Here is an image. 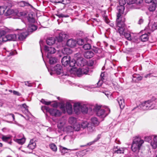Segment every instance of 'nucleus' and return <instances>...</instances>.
Listing matches in <instances>:
<instances>
[{"mask_svg": "<svg viewBox=\"0 0 157 157\" xmlns=\"http://www.w3.org/2000/svg\"><path fill=\"white\" fill-rule=\"evenodd\" d=\"M155 107V104L152 102V100H149L141 103L139 106L134 107L132 111L136 110L137 111H139V110H145L148 109H151Z\"/></svg>", "mask_w": 157, "mask_h": 157, "instance_id": "f257e3e1", "label": "nucleus"}, {"mask_svg": "<svg viewBox=\"0 0 157 157\" xmlns=\"http://www.w3.org/2000/svg\"><path fill=\"white\" fill-rule=\"evenodd\" d=\"M62 64L64 67H67L71 68L75 67L76 61L75 60H71L70 57L67 55L63 57L61 60Z\"/></svg>", "mask_w": 157, "mask_h": 157, "instance_id": "f03ea898", "label": "nucleus"}, {"mask_svg": "<svg viewBox=\"0 0 157 157\" xmlns=\"http://www.w3.org/2000/svg\"><path fill=\"white\" fill-rule=\"evenodd\" d=\"M144 142V140H140V138L139 137L135 138L133 139L132 145V150L134 152L139 151Z\"/></svg>", "mask_w": 157, "mask_h": 157, "instance_id": "7ed1b4c3", "label": "nucleus"}, {"mask_svg": "<svg viewBox=\"0 0 157 157\" xmlns=\"http://www.w3.org/2000/svg\"><path fill=\"white\" fill-rule=\"evenodd\" d=\"M41 109L44 113L46 111V112L49 113L51 115L55 117H59L61 113L59 110L56 109L50 108L45 106H42Z\"/></svg>", "mask_w": 157, "mask_h": 157, "instance_id": "20e7f679", "label": "nucleus"}, {"mask_svg": "<svg viewBox=\"0 0 157 157\" xmlns=\"http://www.w3.org/2000/svg\"><path fill=\"white\" fill-rule=\"evenodd\" d=\"M68 70L71 73L76 74L78 77H81L83 74L86 75L88 72V70L80 68L77 69L76 67H74L68 69Z\"/></svg>", "mask_w": 157, "mask_h": 157, "instance_id": "39448f33", "label": "nucleus"}, {"mask_svg": "<svg viewBox=\"0 0 157 157\" xmlns=\"http://www.w3.org/2000/svg\"><path fill=\"white\" fill-rule=\"evenodd\" d=\"M116 25L118 27L117 32L119 33L120 36H122L125 32H126V27L124 21H117Z\"/></svg>", "mask_w": 157, "mask_h": 157, "instance_id": "423d86ee", "label": "nucleus"}, {"mask_svg": "<svg viewBox=\"0 0 157 157\" xmlns=\"http://www.w3.org/2000/svg\"><path fill=\"white\" fill-rule=\"evenodd\" d=\"M93 111L96 113L97 116L101 118H105L108 115L105 113L104 109L101 108V106H100L96 105L93 108Z\"/></svg>", "mask_w": 157, "mask_h": 157, "instance_id": "0eeeda50", "label": "nucleus"}, {"mask_svg": "<svg viewBox=\"0 0 157 157\" xmlns=\"http://www.w3.org/2000/svg\"><path fill=\"white\" fill-rule=\"evenodd\" d=\"M44 50L46 53H47V56L48 58H49L51 55L55 53L56 51V49L54 47L46 45L44 47Z\"/></svg>", "mask_w": 157, "mask_h": 157, "instance_id": "6e6552de", "label": "nucleus"}, {"mask_svg": "<svg viewBox=\"0 0 157 157\" xmlns=\"http://www.w3.org/2000/svg\"><path fill=\"white\" fill-rule=\"evenodd\" d=\"M5 39L6 40V42L7 41H15L17 40V36L14 34H8L5 35Z\"/></svg>", "mask_w": 157, "mask_h": 157, "instance_id": "1a4fd4ad", "label": "nucleus"}, {"mask_svg": "<svg viewBox=\"0 0 157 157\" xmlns=\"http://www.w3.org/2000/svg\"><path fill=\"white\" fill-rule=\"evenodd\" d=\"M52 71H55L57 75H60L63 72L62 66L59 64H57L52 68Z\"/></svg>", "mask_w": 157, "mask_h": 157, "instance_id": "9d476101", "label": "nucleus"}, {"mask_svg": "<svg viewBox=\"0 0 157 157\" xmlns=\"http://www.w3.org/2000/svg\"><path fill=\"white\" fill-rule=\"evenodd\" d=\"M86 61L85 59L83 57L78 58L75 63H76L78 66L82 67L84 66L86 64Z\"/></svg>", "mask_w": 157, "mask_h": 157, "instance_id": "9b49d317", "label": "nucleus"}, {"mask_svg": "<svg viewBox=\"0 0 157 157\" xmlns=\"http://www.w3.org/2000/svg\"><path fill=\"white\" fill-rule=\"evenodd\" d=\"M77 44V41L76 40L72 39L68 40L67 42V45L71 48L75 46Z\"/></svg>", "mask_w": 157, "mask_h": 157, "instance_id": "f8f14e48", "label": "nucleus"}, {"mask_svg": "<svg viewBox=\"0 0 157 157\" xmlns=\"http://www.w3.org/2000/svg\"><path fill=\"white\" fill-rule=\"evenodd\" d=\"M28 35L29 33L27 32L20 33L18 35V39L20 41L23 40L25 39Z\"/></svg>", "mask_w": 157, "mask_h": 157, "instance_id": "ddd939ff", "label": "nucleus"}, {"mask_svg": "<svg viewBox=\"0 0 157 157\" xmlns=\"http://www.w3.org/2000/svg\"><path fill=\"white\" fill-rule=\"evenodd\" d=\"M117 101L120 105V108L123 109L125 106V103L124 99L122 97H120L117 99Z\"/></svg>", "mask_w": 157, "mask_h": 157, "instance_id": "4468645a", "label": "nucleus"}, {"mask_svg": "<svg viewBox=\"0 0 157 157\" xmlns=\"http://www.w3.org/2000/svg\"><path fill=\"white\" fill-rule=\"evenodd\" d=\"M6 33V32L4 30L0 31V45L6 42V40L5 39V35Z\"/></svg>", "mask_w": 157, "mask_h": 157, "instance_id": "2eb2a0df", "label": "nucleus"}, {"mask_svg": "<svg viewBox=\"0 0 157 157\" xmlns=\"http://www.w3.org/2000/svg\"><path fill=\"white\" fill-rule=\"evenodd\" d=\"M81 105L80 103L77 102L74 104V109L75 112L76 113H79L81 110Z\"/></svg>", "mask_w": 157, "mask_h": 157, "instance_id": "dca6fc26", "label": "nucleus"}, {"mask_svg": "<svg viewBox=\"0 0 157 157\" xmlns=\"http://www.w3.org/2000/svg\"><path fill=\"white\" fill-rule=\"evenodd\" d=\"M37 29V27L33 24H30L29 25L28 28V32L29 34V33H32L34 31H35Z\"/></svg>", "mask_w": 157, "mask_h": 157, "instance_id": "f3484780", "label": "nucleus"}, {"mask_svg": "<svg viewBox=\"0 0 157 157\" xmlns=\"http://www.w3.org/2000/svg\"><path fill=\"white\" fill-rule=\"evenodd\" d=\"M143 1V0H127V2L129 5L134 4L139 5L142 3Z\"/></svg>", "mask_w": 157, "mask_h": 157, "instance_id": "a211bd4d", "label": "nucleus"}, {"mask_svg": "<svg viewBox=\"0 0 157 157\" xmlns=\"http://www.w3.org/2000/svg\"><path fill=\"white\" fill-rule=\"evenodd\" d=\"M157 5V0L154 1L152 4L151 5L148 9L150 12H153L155 10L156 7Z\"/></svg>", "mask_w": 157, "mask_h": 157, "instance_id": "6ab92c4d", "label": "nucleus"}, {"mask_svg": "<svg viewBox=\"0 0 157 157\" xmlns=\"http://www.w3.org/2000/svg\"><path fill=\"white\" fill-rule=\"evenodd\" d=\"M89 110L92 111L91 109L88 108L87 106L85 104H83L81 105V111L83 113H86Z\"/></svg>", "mask_w": 157, "mask_h": 157, "instance_id": "aec40b11", "label": "nucleus"}, {"mask_svg": "<svg viewBox=\"0 0 157 157\" xmlns=\"http://www.w3.org/2000/svg\"><path fill=\"white\" fill-rule=\"evenodd\" d=\"M94 53L92 51H88L84 53V57L87 59H90L94 56Z\"/></svg>", "mask_w": 157, "mask_h": 157, "instance_id": "412c9836", "label": "nucleus"}, {"mask_svg": "<svg viewBox=\"0 0 157 157\" xmlns=\"http://www.w3.org/2000/svg\"><path fill=\"white\" fill-rule=\"evenodd\" d=\"M66 35L64 33H61L59 34V36L57 37L58 42H61L65 38Z\"/></svg>", "mask_w": 157, "mask_h": 157, "instance_id": "4be33fe9", "label": "nucleus"}, {"mask_svg": "<svg viewBox=\"0 0 157 157\" xmlns=\"http://www.w3.org/2000/svg\"><path fill=\"white\" fill-rule=\"evenodd\" d=\"M66 108L67 112L69 114H71L72 112V108L71 104L69 102H67L66 104Z\"/></svg>", "mask_w": 157, "mask_h": 157, "instance_id": "5701e85b", "label": "nucleus"}, {"mask_svg": "<svg viewBox=\"0 0 157 157\" xmlns=\"http://www.w3.org/2000/svg\"><path fill=\"white\" fill-rule=\"evenodd\" d=\"M36 146V143L34 141L33 139L30 140L29 144L28 146V147L32 150L34 149Z\"/></svg>", "mask_w": 157, "mask_h": 157, "instance_id": "b1692460", "label": "nucleus"}, {"mask_svg": "<svg viewBox=\"0 0 157 157\" xmlns=\"http://www.w3.org/2000/svg\"><path fill=\"white\" fill-rule=\"evenodd\" d=\"M23 137L21 139H14L15 142L17 143L18 144L22 145L24 143L25 141V138L23 134H21Z\"/></svg>", "mask_w": 157, "mask_h": 157, "instance_id": "393cba45", "label": "nucleus"}, {"mask_svg": "<svg viewBox=\"0 0 157 157\" xmlns=\"http://www.w3.org/2000/svg\"><path fill=\"white\" fill-rule=\"evenodd\" d=\"M87 130L90 132H94L95 129V126L93 124L91 123H89L87 127Z\"/></svg>", "mask_w": 157, "mask_h": 157, "instance_id": "a878e982", "label": "nucleus"}, {"mask_svg": "<svg viewBox=\"0 0 157 157\" xmlns=\"http://www.w3.org/2000/svg\"><path fill=\"white\" fill-rule=\"evenodd\" d=\"M55 40L53 37H49L46 41L47 44L49 45H51L54 44L55 42Z\"/></svg>", "mask_w": 157, "mask_h": 157, "instance_id": "bb28decb", "label": "nucleus"}, {"mask_svg": "<svg viewBox=\"0 0 157 157\" xmlns=\"http://www.w3.org/2000/svg\"><path fill=\"white\" fill-rule=\"evenodd\" d=\"M153 140L151 143V145L154 149H155L157 147V136L154 137Z\"/></svg>", "mask_w": 157, "mask_h": 157, "instance_id": "cd10ccee", "label": "nucleus"}, {"mask_svg": "<svg viewBox=\"0 0 157 157\" xmlns=\"http://www.w3.org/2000/svg\"><path fill=\"white\" fill-rule=\"evenodd\" d=\"M27 18L29 22L31 23H34L35 21V19L33 16L32 14L30 13L27 17Z\"/></svg>", "mask_w": 157, "mask_h": 157, "instance_id": "c85d7f7f", "label": "nucleus"}, {"mask_svg": "<svg viewBox=\"0 0 157 157\" xmlns=\"http://www.w3.org/2000/svg\"><path fill=\"white\" fill-rule=\"evenodd\" d=\"M62 52L63 54L68 55L72 53V51L69 48H65L62 50Z\"/></svg>", "mask_w": 157, "mask_h": 157, "instance_id": "c756f323", "label": "nucleus"}, {"mask_svg": "<svg viewBox=\"0 0 157 157\" xmlns=\"http://www.w3.org/2000/svg\"><path fill=\"white\" fill-rule=\"evenodd\" d=\"M64 131L67 133H71L74 131V128L73 127L70 126H68L65 127L64 129Z\"/></svg>", "mask_w": 157, "mask_h": 157, "instance_id": "7c9ffc66", "label": "nucleus"}, {"mask_svg": "<svg viewBox=\"0 0 157 157\" xmlns=\"http://www.w3.org/2000/svg\"><path fill=\"white\" fill-rule=\"evenodd\" d=\"M140 38L142 41L145 42L148 40V36L147 34H144L141 35L140 37Z\"/></svg>", "mask_w": 157, "mask_h": 157, "instance_id": "2f4dec72", "label": "nucleus"}, {"mask_svg": "<svg viewBox=\"0 0 157 157\" xmlns=\"http://www.w3.org/2000/svg\"><path fill=\"white\" fill-rule=\"evenodd\" d=\"M91 121L92 124L94 126H98L99 124V122L98 121V119L96 117H92Z\"/></svg>", "mask_w": 157, "mask_h": 157, "instance_id": "473e14b6", "label": "nucleus"}, {"mask_svg": "<svg viewBox=\"0 0 157 157\" xmlns=\"http://www.w3.org/2000/svg\"><path fill=\"white\" fill-rule=\"evenodd\" d=\"M73 125V127L74 128V131H78L81 128L80 124L79 123H76Z\"/></svg>", "mask_w": 157, "mask_h": 157, "instance_id": "72a5a7b5", "label": "nucleus"}, {"mask_svg": "<svg viewBox=\"0 0 157 157\" xmlns=\"http://www.w3.org/2000/svg\"><path fill=\"white\" fill-rule=\"evenodd\" d=\"M68 122L70 124L74 125L77 123V119L75 117H71L69 118Z\"/></svg>", "mask_w": 157, "mask_h": 157, "instance_id": "f704fd0d", "label": "nucleus"}, {"mask_svg": "<svg viewBox=\"0 0 157 157\" xmlns=\"http://www.w3.org/2000/svg\"><path fill=\"white\" fill-rule=\"evenodd\" d=\"M87 151L86 150H82L77 153V155L78 157H81L86 154Z\"/></svg>", "mask_w": 157, "mask_h": 157, "instance_id": "c9c22d12", "label": "nucleus"}, {"mask_svg": "<svg viewBox=\"0 0 157 157\" xmlns=\"http://www.w3.org/2000/svg\"><path fill=\"white\" fill-rule=\"evenodd\" d=\"M69 150H70L63 147H61L60 148V151H61L62 155H64L65 153H67L68 151Z\"/></svg>", "mask_w": 157, "mask_h": 157, "instance_id": "e433bc0d", "label": "nucleus"}, {"mask_svg": "<svg viewBox=\"0 0 157 157\" xmlns=\"http://www.w3.org/2000/svg\"><path fill=\"white\" fill-rule=\"evenodd\" d=\"M49 58V62L50 64H53L56 62V59L55 57H52L51 56Z\"/></svg>", "mask_w": 157, "mask_h": 157, "instance_id": "4c0bfd02", "label": "nucleus"}, {"mask_svg": "<svg viewBox=\"0 0 157 157\" xmlns=\"http://www.w3.org/2000/svg\"><path fill=\"white\" fill-rule=\"evenodd\" d=\"M11 138V137L10 136H7L4 135H3L2 138L3 141L7 142L10 140Z\"/></svg>", "mask_w": 157, "mask_h": 157, "instance_id": "58836bf2", "label": "nucleus"}, {"mask_svg": "<svg viewBox=\"0 0 157 157\" xmlns=\"http://www.w3.org/2000/svg\"><path fill=\"white\" fill-rule=\"evenodd\" d=\"M117 9L118 10V12L123 13L124 9V7L123 6H117Z\"/></svg>", "mask_w": 157, "mask_h": 157, "instance_id": "ea45409f", "label": "nucleus"}, {"mask_svg": "<svg viewBox=\"0 0 157 157\" xmlns=\"http://www.w3.org/2000/svg\"><path fill=\"white\" fill-rule=\"evenodd\" d=\"M124 150L123 148L119 147L117 150H114V153L117 154H122L124 153Z\"/></svg>", "mask_w": 157, "mask_h": 157, "instance_id": "a19ab883", "label": "nucleus"}, {"mask_svg": "<svg viewBox=\"0 0 157 157\" xmlns=\"http://www.w3.org/2000/svg\"><path fill=\"white\" fill-rule=\"evenodd\" d=\"M89 123H88L86 121L82 122L81 124H80L81 128L84 129L87 128L88 126V125Z\"/></svg>", "mask_w": 157, "mask_h": 157, "instance_id": "79ce46f5", "label": "nucleus"}, {"mask_svg": "<svg viewBox=\"0 0 157 157\" xmlns=\"http://www.w3.org/2000/svg\"><path fill=\"white\" fill-rule=\"evenodd\" d=\"M149 29L153 31L154 30L157 29V23L154 22L151 25V28L149 26Z\"/></svg>", "mask_w": 157, "mask_h": 157, "instance_id": "37998d69", "label": "nucleus"}, {"mask_svg": "<svg viewBox=\"0 0 157 157\" xmlns=\"http://www.w3.org/2000/svg\"><path fill=\"white\" fill-rule=\"evenodd\" d=\"M14 12V11L12 9H9L5 13V14L6 16H9L12 14Z\"/></svg>", "mask_w": 157, "mask_h": 157, "instance_id": "c03bdc74", "label": "nucleus"}, {"mask_svg": "<svg viewBox=\"0 0 157 157\" xmlns=\"http://www.w3.org/2000/svg\"><path fill=\"white\" fill-rule=\"evenodd\" d=\"M122 35L124 36L128 40H132L130 34L127 33L126 32H125Z\"/></svg>", "mask_w": 157, "mask_h": 157, "instance_id": "a18cd8bd", "label": "nucleus"}, {"mask_svg": "<svg viewBox=\"0 0 157 157\" xmlns=\"http://www.w3.org/2000/svg\"><path fill=\"white\" fill-rule=\"evenodd\" d=\"M19 5L21 6L24 7L25 6H29L30 5L28 3H27L24 1H21L19 2Z\"/></svg>", "mask_w": 157, "mask_h": 157, "instance_id": "49530a36", "label": "nucleus"}, {"mask_svg": "<svg viewBox=\"0 0 157 157\" xmlns=\"http://www.w3.org/2000/svg\"><path fill=\"white\" fill-rule=\"evenodd\" d=\"M91 47V45L89 44H85L82 46L83 48L86 50L90 49Z\"/></svg>", "mask_w": 157, "mask_h": 157, "instance_id": "de8ad7c7", "label": "nucleus"}, {"mask_svg": "<svg viewBox=\"0 0 157 157\" xmlns=\"http://www.w3.org/2000/svg\"><path fill=\"white\" fill-rule=\"evenodd\" d=\"M50 148L53 151H56L57 150L56 146L54 144H52L50 145Z\"/></svg>", "mask_w": 157, "mask_h": 157, "instance_id": "09e8293b", "label": "nucleus"}, {"mask_svg": "<svg viewBox=\"0 0 157 157\" xmlns=\"http://www.w3.org/2000/svg\"><path fill=\"white\" fill-rule=\"evenodd\" d=\"M40 101L43 104L46 105H50L51 103V101H47L44 99H41Z\"/></svg>", "mask_w": 157, "mask_h": 157, "instance_id": "8fccbe9b", "label": "nucleus"}, {"mask_svg": "<svg viewBox=\"0 0 157 157\" xmlns=\"http://www.w3.org/2000/svg\"><path fill=\"white\" fill-rule=\"evenodd\" d=\"M5 11V9L3 6H0V15H3Z\"/></svg>", "mask_w": 157, "mask_h": 157, "instance_id": "3c124183", "label": "nucleus"}, {"mask_svg": "<svg viewBox=\"0 0 157 157\" xmlns=\"http://www.w3.org/2000/svg\"><path fill=\"white\" fill-rule=\"evenodd\" d=\"M77 43L79 45H83L84 43V39H79L77 42Z\"/></svg>", "mask_w": 157, "mask_h": 157, "instance_id": "603ef678", "label": "nucleus"}, {"mask_svg": "<svg viewBox=\"0 0 157 157\" xmlns=\"http://www.w3.org/2000/svg\"><path fill=\"white\" fill-rule=\"evenodd\" d=\"M119 4L120 6L124 5L126 3V0H119Z\"/></svg>", "mask_w": 157, "mask_h": 157, "instance_id": "864d4df0", "label": "nucleus"}, {"mask_svg": "<svg viewBox=\"0 0 157 157\" xmlns=\"http://www.w3.org/2000/svg\"><path fill=\"white\" fill-rule=\"evenodd\" d=\"M57 127L60 130L63 129V124L62 123L60 122L57 124Z\"/></svg>", "mask_w": 157, "mask_h": 157, "instance_id": "5fc2aeb1", "label": "nucleus"}, {"mask_svg": "<svg viewBox=\"0 0 157 157\" xmlns=\"http://www.w3.org/2000/svg\"><path fill=\"white\" fill-rule=\"evenodd\" d=\"M104 79H102V78L101 79H100L98 82L97 83V86H101L102 85V84L103 83V80Z\"/></svg>", "mask_w": 157, "mask_h": 157, "instance_id": "6e6d98bb", "label": "nucleus"}, {"mask_svg": "<svg viewBox=\"0 0 157 157\" xmlns=\"http://www.w3.org/2000/svg\"><path fill=\"white\" fill-rule=\"evenodd\" d=\"M123 13H120L118 12L117 13V21H116V23L117 22V21H120L119 19L121 17V14H123ZM120 21H122L121 20Z\"/></svg>", "mask_w": 157, "mask_h": 157, "instance_id": "4d7b16f0", "label": "nucleus"}, {"mask_svg": "<svg viewBox=\"0 0 157 157\" xmlns=\"http://www.w3.org/2000/svg\"><path fill=\"white\" fill-rule=\"evenodd\" d=\"M77 36L81 37L83 35V32L81 31H78L76 34Z\"/></svg>", "mask_w": 157, "mask_h": 157, "instance_id": "13d9d810", "label": "nucleus"}, {"mask_svg": "<svg viewBox=\"0 0 157 157\" xmlns=\"http://www.w3.org/2000/svg\"><path fill=\"white\" fill-rule=\"evenodd\" d=\"M13 94L15 95H16L18 96H20L21 95V94H20L17 91H13Z\"/></svg>", "mask_w": 157, "mask_h": 157, "instance_id": "bf43d9fd", "label": "nucleus"}, {"mask_svg": "<svg viewBox=\"0 0 157 157\" xmlns=\"http://www.w3.org/2000/svg\"><path fill=\"white\" fill-rule=\"evenodd\" d=\"M22 106L25 109V110L26 111H27V112H29L28 109H27V108L28 107V106H27L25 104H23Z\"/></svg>", "mask_w": 157, "mask_h": 157, "instance_id": "052dcab7", "label": "nucleus"}, {"mask_svg": "<svg viewBox=\"0 0 157 157\" xmlns=\"http://www.w3.org/2000/svg\"><path fill=\"white\" fill-rule=\"evenodd\" d=\"M151 138L150 136H147L145 137V141L149 142L151 140Z\"/></svg>", "mask_w": 157, "mask_h": 157, "instance_id": "680f3d73", "label": "nucleus"}, {"mask_svg": "<svg viewBox=\"0 0 157 157\" xmlns=\"http://www.w3.org/2000/svg\"><path fill=\"white\" fill-rule=\"evenodd\" d=\"M135 77L136 78V79L138 81L141 80H142V78H143V77L140 76H138Z\"/></svg>", "mask_w": 157, "mask_h": 157, "instance_id": "e2e57ef3", "label": "nucleus"}, {"mask_svg": "<svg viewBox=\"0 0 157 157\" xmlns=\"http://www.w3.org/2000/svg\"><path fill=\"white\" fill-rule=\"evenodd\" d=\"M100 138V135H98L97 137L94 140V141L95 142L98 141Z\"/></svg>", "mask_w": 157, "mask_h": 157, "instance_id": "0e129e2a", "label": "nucleus"}, {"mask_svg": "<svg viewBox=\"0 0 157 157\" xmlns=\"http://www.w3.org/2000/svg\"><path fill=\"white\" fill-rule=\"evenodd\" d=\"M56 15L58 16L59 18L63 17L64 14L62 13L56 14Z\"/></svg>", "mask_w": 157, "mask_h": 157, "instance_id": "69168bd1", "label": "nucleus"}, {"mask_svg": "<svg viewBox=\"0 0 157 157\" xmlns=\"http://www.w3.org/2000/svg\"><path fill=\"white\" fill-rule=\"evenodd\" d=\"M51 106L53 107L56 108L58 106L57 104L56 103H55L51 105Z\"/></svg>", "mask_w": 157, "mask_h": 157, "instance_id": "338daca9", "label": "nucleus"}, {"mask_svg": "<svg viewBox=\"0 0 157 157\" xmlns=\"http://www.w3.org/2000/svg\"><path fill=\"white\" fill-rule=\"evenodd\" d=\"M154 1H155V0H145V2L147 3H149L152 2V1L153 2Z\"/></svg>", "mask_w": 157, "mask_h": 157, "instance_id": "774afa93", "label": "nucleus"}]
</instances>
